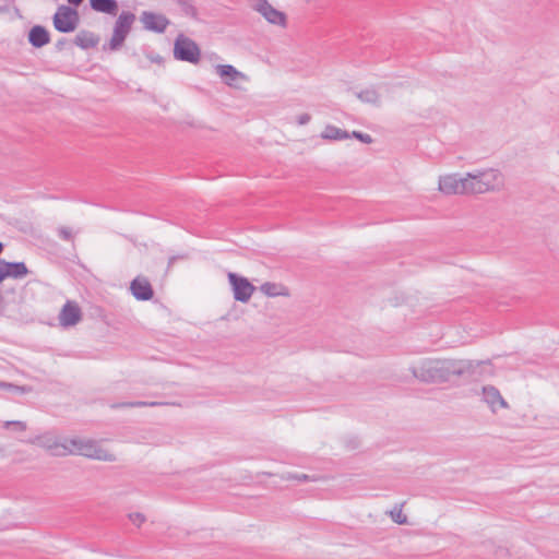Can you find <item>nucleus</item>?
<instances>
[{
  "label": "nucleus",
  "instance_id": "4",
  "mask_svg": "<svg viewBox=\"0 0 559 559\" xmlns=\"http://www.w3.org/2000/svg\"><path fill=\"white\" fill-rule=\"evenodd\" d=\"M52 24L59 33H72L80 24V14L78 9L70 5L60 4L52 15Z\"/></svg>",
  "mask_w": 559,
  "mask_h": 559
},
{
  "label": "nucleus",
  "instance_id": "37",
  "mask_svg": "<svg viewBox=\"0 0 559 559\" xmlns=\"http://www.w3.org/2000/svg\"><path fill=\"white\" fill-rule=\"evenodd\" d=\"M9 12L8 5H0V14Z\"/></svg>",
  "mask_w": 559,
  "mask_h": 559
},
{
  "label": "nucleus",
  "instance_id": "35",
  "mask_svg": "<svg viewBox=\"0 0 559 559\" xmlns=\"http://www.w3.org/2000/svg\"><path fill=\"white\" fill-rule=\"evenodd\" d=\"M68 40L66 38H60L57 43H56V49L57 50H62L63 47L67 45Z\"/></svg>",
  "mask_w": 559,
  "mask_h": 559
},
{
  "label": "nucleus",
  "instance_id": "9",
  "mask_svg": "<svg viewBox=\"0 0 559 559\" xmlns=\"http://www.w3.org/2000/svg\"><path fill=\"white\" fill-rule=\"evenodd\" d=\"M29 274V270L27 269L24 262H9L3 259H0V284L5 278H14L22 280Z\"/></svg>",
  "mask_w": 559,
  "mask_h": 559
},
{
  "label": "nucleus",
  "instance_id": "34",
  "mask_svg": "<svg viewBox=\"0 0 559 559\" xmlns=\"http://www.w3.org/2000/svg\"><path fill=\"white\" fill-rule=\"evenodd\" d=\"M187 255L186 254H182V255H173L168 259V266H171L177 260H180V259H186Z\"/></svg>",
  "mask_w": 559,
  "mask_h": 559
},
{
  "label": "nucleus",
  "instance_id": "22",
  "mask_svg": "<svg viewBox=\"0 0 559 559\" xmlns=\"http://www.w3.org/2000/svg\"><path fill=\"white\" fill-rule=\"evenodd\" d=\"M356 96L364 103L378 105L380 100V95L374 88H366L358 93Z\"/></svg>",
  "mask_w": 559,
  "mask_h": 559
},
{
  "label": "nucleus",
  "instance_id": "23",
  "mask_svg": "<svg viewBox=\"0 0 559 559\" xmlns=\"http://www.w3.org/2000/svg\"><path fill=\"white\" fill-rule=\"evenodd\" d=\"M177 3L185 15L197 17L198 11L190 0H177Z\"/></svg>",
  "mask_w": 559,
  "mask_h": 559
},
{
  "label": "nucleus",
  "instance_id": "16",
  "mask_svg": "<svg viewBox=\"0 0 559 559\" xmlns=\"http://www.w3.org/2000/svg\"><path fill=\"white\" fill-rule=\"evenodd\" d=\"M90 7L98 13L116 16L119 12V3L117 0H90Z\"/></svg>",
  "mask_w": 559,
  "mask_h": 559
},
{
  "label": "nucleus",
  "instance_id": "30",
  "mask_svg": "<svg viewBox=\"0 0 559 559\" xmlns=\"http://www.w3.org/2000/svg\"><path fill=\"white\" fill-rule=\"evenodd\" d=\"M57 231L58 236L66 241H71L73 239L72 230L69 227L61 226Z\"/></svg>",
  "mask_w": 559,
  "mask_h": 559
},
{
  "label": "nucleus",
  "instance_id": "25",
  "mask_svg": "<svg viewBox=\"0 0 559 559\" xmlns=\"http://www.w3.org/2000/svg\"><path fill=\"white\" fill-rule=\"evenodd\" d=\"M56 444H60V443H63V439H58V438H51V437H44L43 438V442L41 444L48 450L50 451V453L52 455H55V451L53 449L49 448L50 447H53Z\"/></svg>",
  "mask_w": 559,
  "mask_h": 559
},
{
  "label": "nucleus",
  "instance_id": "11",
  "mask_svg": "<svg viewBox=\"0 0 559 559\" xmlns=\"http://www.w3.org/2000/svg\"><path fill=\"white\" fill-rule=\"evenodd\" d=\"M255 10L271 24L285 25L286 23V15L282 11L273 8L267 0H258Z\"/></svg>",
  "mask_w": 559,
  "mask_h": 559
},
{
  "label": "nucleus",
  "instance_id": "15",
  "mask_svg": "<svg viewBox=\"0 0 559 559\" xmlns=\"http://www.w3.org/2000/svg\"><path fill=\"white\" fill-rule=\"evenodd\" d=\"M216 73L219 75L222 81L228 86H236L235 82L239 79H245V74L238 71L231 64H217L215 67Z\"/></svg>",
  "mask_w": 559,
  "mask_h": 559
},
{
  "label": "nucleus",
  "instance_id": "8",
  "mask_svg": "<svg viewBox=\"0 0 559 559\" xmlns=\"http://www.w3.org/2000/svg\"><path fill=\"white\" fill-rule=\"evenodd\" d=\"M140 21L146 31L158 34L164 33L170 23L164 14L152 11H143L140 15Z\"/></svg>",
  "mask_w": 559,
  "mask_h": 559
},
{
  "label": "nucleus",
  "instance_id": "10",
  "mask_svg": "<svg viewBox=\"0 0 559 559\" xmlns=\"http://www.w3.org/2000/svg\"><path fill=\"white\" fill-rule=\"evenodd\" d=\"M59 323L63 328H70L78 324L82 319L81 308L74 301H67L59 313Z\"/></svg>",
  "mask_w": 559,
  "mask_h": 559
},
{
  "label": "nucleus",
  "instance_id": "29",
  "mask_svg": "<svg viewBox=\"0 0 559 559\" xmlns=\"http://www.w3.org/2000/svg\"><path fill=\"white\" fill-rule=\"evenodd\" d=\"M11 427H14L19 431H25L26 430V423L21 420H8L4 423V428L9 429Z\"/></svg>",
  "mask_w": 559,
  "mask_h": 559
},
{
  "label": "nucleus",
  "instance_id": "20",
  "mask_svg": "<svg viewBox=\"0 0 559 559\" xmlns=\"http://www.w3.org/2000/svg\"><path fill=\"white\" fill-rule=\"evenodd\" d=\"M321 136L325 140H345L349 139L350 134L347 130H343L335 126L329 124L325 127Z\"/></svg>",
  "mask_w": 559,
  "mask_h": 559
},
{
  "label": "nucleus",
  "instance_id": "28",
  "mask_svg": "<svg viewBox=\"0 0 559 559\" xmlns=\"http://www.w3.org/2000/svg\"><path fill=\"white\" fill-rule=\"evenodd\" d=\"M3 386H7L14 394H24L31 391L28 386H20L11 383H2Z\"/></svg>",
  "mask_w": 559,
  "mask_h": 559
},
{
  "label": "nucleus",
  "instance_id": "5",
  "mask_svg": "<svg viewBox=\"0 0 559 559\" xmlns=\"http://www.w3.org/2000/svg\"><path fill=\"white\" fill-rule=\"evenodd\" d=\"M174 57L176 60L197 64L201 58V50L193 39L179 34L174 43Z\"/></svg>",
  "mask_w": 559,
  "mask_h": 559
},
{
  "label": "nucleus",
  "instance_id": "31",
  "mask_svg": "<svg viewBox=\"0 0 559 559\" xmlns=\"http://www.w3.org/2000/svg\"><path fill=\"white\" fill-rule=\"evenodd\" d=\"M129 519L133 524L138 526H140L145 521V516L142 513H131L129 514Z\"/></svg>",
  "mask_w": 559,
  "mask_h": 559
},
{
  "label": "nucleus",
  "instance_id": "26",
  "mask_svg": "<svg viewBox=\"0 0 559 559\" xmlns=\"http://www.w3.org/2000/svg\"><path fill=\"white\" fill-rule=\"evenodd\" d=\"M350 134V138H355L357 139L358 141L365 143V144H370L372 143V138L370 134L368 133H364V132H360V131H353Z\"/></svg>",
  "mask_w": 559,
  "mask_h": 559
},
{
  "label": "nucleus",
  "instance_id": "2",
  "mask_svg": "<svg viewBox=\"0 0 559 559\" xmlns=\"http://www.w3.org/2000/svg\"><path fill=\"white\" fill-rule=\"evenodd\" d=\"M56 450V456H66L69 454L83 455L88 459L112 462L115 461V455L108 452L106 449L102 448L100 444L91 439L83 438H63V443L56 444L50 447Z\"/></svg>",
  "mask_w": 559,
  "mask_h": 559
},
{
  "label": "nucleus",
  "instance_id": "33",
  "mask_svg": "<svg viewBox=\"0 0 559 559\" xmlns=\"http://www.w3.org/2000/svg\"><path fill=\"white\" fill-rule=\"evenodd\" d=\"M292 478L298 480V481H308L310 480V476L307 474H295L292 476Z\"/></svg>",
  "mask_w": 559,
  "mask_h": 559
},
{
  "label": "nucleus",
  "instance_id": "36",
  "mask_svg": "<svg viewBox=\"0 0 559 559\" xmlns=\"http://www.w3.org/2000/svg\"><path fill=\"white\" fill-rule=\"evenodd\" d=\"M70 4V7L76 9L78 7H80L84 0H67Z\"/></svg>",
  "mask_w": 559,
  "mask_h": 559
},
{
  "label": "nucleus",
  "instance_id": "14",
  "mask_svg": "<svg viewBox=\"0 0 559 559\" xmlns=\"http://www.w3.org/2000/svg\"><path fill=\"white\" fill-rule=\"evenodd\" d=\"M27 40L34 48H41L49 44L50 33L43 25H34L28 31Z\"/></svg>",
  "mask_w": 559,
  "mask_h": 559
},
{
  "label": "nucleus",
  "instance_id": "38",
  "mask_svg": "<svg viewBox=\"0 0 559 559\" xmlns=\"http://www.w3.org/2000/svg\"><path fill=\"white\" fill-rule=\"evenodd\" d=\"M3 249H4V246H3V243L0 241V254L2 253Z\"/></svg>",
  "mask_w": 559,
  "mask_h": 559
},
{
  "label": "nucleus",
  "instance_id": "3",
  "mask_svg": "<svg viewBox=\"0 0 559 559\" xmlns=\"http://www.w3.org/2000/svg\"><path fill=\"white\" fill-rule=\"evenodd\" d=\"M135 20L136 16L131 11L120 12L117 20L115 21L111 38L109 39L108 44L103 46V49H108L110 51L119 50L130 34Z\"/></svg>",
  "mask_w": 559,
  "mask_h": 559
},
{
  "label": "nucleus",
  "instance_id": "7",
  "mask_svg": "<svg viewBox=\"0 0 559 559\" xmlns=\"http://www.w3.org/2000/svg\"><path fill=\"white\" fill-rule=\"evenodd\" d=\"M466 185L465 177L459 174L445 175L439 179V190L445 194H465Z\"/></svg>",
  "mask_w": 559,
  "mask_h": 559
},
{
  "label": "nucleus",
  "instance_id": "24",
  "mask_svg": "<svg viewBox=\"0 0 559 559\" xmlns=\"http://www.w3.org/2000/svg\"><path fill=\"white\" fill-rule=\"evenodd\" d=\"M261 292L269 297H275L282 295L280 292V286L275 283L265 282L260 287Z\"/></svg>",
  "mask_w": 559,
  "mask_h": 559
},
{
  "label": "nucleus",
  "instance_id": "12",
  "mask_svg": "<svg viewBox=\"0 0 559 559\" xmlns=\"http://www.w3.org/2000/svg\"><path fill=\"white\" fill-rule=\"evenodd\" d=\"M130 289L136 300L147 301L154 296L153 287L146 278H134L130 284Z\"/></svg>",
  "mask_w": 559,
  "mask_h": 559
},
{
  "label": "nucleus",
  "instance_id": "6",
  "mask_svg": "<svg viewBox=\"0 0 559 559\" xmlns=\"http://www.w3.org/2000/svg\"><path fill=\"white\" fill-rule=\"evenodd\" d=\"M227 277L234 299L242 304L248 302L255 290L253 284L247 277L234 272H229Z\"/></svg>",
  "mask_w": 559,
  "mask_h": 559
},
{
  "label": "nucleus",
  "instance_id": "17",
  "mask_svg": "<svg viewBox=\"0 0 559 559\" xmlns=\"http://www.w3.org/2000/svg\"><path fill=\"white\" fill-rule=\"evenodd\" d=\"M98 43L99 37L86 29H81L74 38V44L82 49L95 48Z\"/></svg>",
  "mask_w": 559,
  "mask_h": 559
},
{
  "label": "nucleus",
  "instance_id": "19",
  "mask_svg": "<svg viewBox=\"0 0 559 559\" xmlns=\"http://www.w3.org/2000/svg\"><path fill=\"white\" fill-rule=\"evenodd\" d=\"M466 181V193H485L488 190H485V182L477 178V173H467L465 176Z\"/></svg>",
  "mask_w": 559,
  "mask_h": 559
},
{
  "label": "nucleus",
  "instance_id": "32",
  "mask_svg": "<svg viewBox=\"0 0 559 559\" xmlns=\"http://www.w3.org/2000/svg\"><path fill=\"white\" fill-rule=\"evenodd\" d=\"M311 117L309 114H301L297 117V123L299 126H305L310 121Z\"/></svg>",
  "mask_w": 559,
  "mask_h": 559
},
{
  "label": "nucleus",
  "instance_id": "13",
  "mask_svg": "<svg viewBox=\"0 0 559 559\" xmlns=\"http://www.w3.org/2000/svg\"><path fill=\"white\" fill-rule=\"evenodd\" d=\"M483 400L491 408L492 412L497 411V407L506 408L508 404L500 394L499 390L493 385L483 386Z\"/></svg>",
  "mask_w": 559,
  "mask_h": 559
},
{
  "label": "nucleus",
  "instance_id": "27",
  "mask_svg": "<svg viewBox=\"0 0 559 559\" xmlns=\"http://www.w3.org/2000/svg\"><path fill=\"white\" fill-rule=\"evenodd\" d=\"M392 520L397 524H406L407 523V516L403 514L401 509L394 508L393 511H391Z\"/></svg>",
  "mask_w": 559,
  "mask_h": 559
},
{
  "label": "nucleus",
  "instance_id": "21",
  "mask_svg": "<svg viewBox=\"0 0 559 559\" xmlns=\"http://www.w3.org/2000/svg\"><path fill=\"white\" fill-rule=\"evenodd\" d=\"M166 405V403L163 402H155V401H131V402H122V403H116L112 404V408H122V407H155Z\"/></svg>",
  "mask_w": 559,
  "mask_h": 559
},
{
  "label": "nucleus",
  "instance_id": "1",
  "mask_svg": "<svg viewBox=\"0 0 559 559\" xmlns=\"http://www.w3.org/2000/svg\"><path fill=\"white\" fill-rule=\"evenodd\" d=\"M480 364L464 359L427 358L411 367V371L421 382L440 383L450 381L453 377L473 376Z\"/></svg>",
  "mask_w": 559,
  "mask_h": 559
},
{
  "label": "nucleus",
  "instance_id": "18",
  "mask_svg": "<svg viewBox=\"0 0 559 559\" xmlns=\"http://www.w3.org/2000/svg\"><path fill=\"white\" fill-rule=\"evenodd\" d=\"M501 173L497 169H486L477 171V178H480L485 182V190H493L501 185Z\"/></svg>",
  "mask_w": 559,
  "mask_h": 559
}]
</instances>
